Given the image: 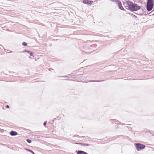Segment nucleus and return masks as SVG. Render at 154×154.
I'll return each instance as SVG.
<instances>
[{"label":"nucleus","instance_id":"f257e3e1","mask_svg":"<svg viewBox=\"0 0 154 154\" xmlns=\"http://www.w3.org/2000/svg\"><path fill=\"white\" fill-rule=\"evenodd\" d=\"M127 5L129 9L132 11H137L141 8L140 7L138 6L137 4L131 2H128Z\"/></svg>","mask_w":154,"mask_h":154},{"label":"nucleus","instance_id":"f03ea898","mask_svg":"<svg viewBox=\"0 0 154 154\" xmlns=\"http://www.w3.org/2000/svg\"><path fill=\"white\" fill-rule=\"evenodd\" d=\"M134 145L137 149L138 151L142 149L145 147L144 145L140 143H136L134 144Z\"/></svg>","mask_w":154,"mask_h":154},{"label":"nucleus","instance_id":"7ed1b4c3","mask_svg":"<svg viewBox=\"0 0 154 154\" xmlns=\"http://www.w3.org/2000/svg\"><path fill=\"white\" fill-rule=\"evenodd\" d=\"M153 6V2H147L146 5L147 10L150 11L152 10Z\"/></svg>","mask_w":154,"mask_h":154},{"label":"nucleus","instance_id":"20e7f679","mask_svg":"<svg viewBox=\"0 0 154 154\" xmlns=\"http://www.w3.org/2000/svg\"><path fill=\"white\" fill-rule=\"evenodd\" d=\"M83 3L87 5H89L91 4L93 2L90 0H84L82 2Z\"/></svg>","mask_w":154,"mask_h":154},{"label":"nucleus","instance_id":"39448f33","mask_svg":"<svg viewBox=\"0 0 154 154\" xmlns=\"http://www.w3.org/2000/svg\"><path fill=\"white\" fill-rule=\"evenodd\" d=\"M117 3L118 4L119 7L120 9L124 10V8L122 6L121 3L120 1H117Z\"/></svg>","mask_w":154,"mask_h":154},{"label":"nucleus","instance_id":"423d86ee","mask_svg":"<svg viewBox=\"0 0 154 154\" xmlns=\"http://www.w3.org/2000/svg\"><path fill=\"white\" fill-rule=\"evenodd\" d=\"M17 134V132L13 131H11L10 132V134L12 136H15Z\"/></svg>","mask_w":154,"mask_h":154},{"label":"nucleus","instance_id":"0eeeda50","mask_svg":"<svg viewBox=\"0 0 154 154\" xmlns=\"http://www.w3.org/2000/svg\"><path fill=\"white\" fill-rule=\"evenodd\" d=\"M77 154H88L86 152L82 151V150H78L77 151Z\"/></svg>","mask_w":154,"mask_h":154},{"label":"nucleus","instance_id":"6e6552de","mask_svg":"<svg viewBox=\"0 0 154 154\" xmlns=\"http://www.w3.org/2000/svg\"><path fill=\"white\" fill-rule=\"evenodd\" d=\"M79 144L82 145L84 146H89V144H87L86 143H79Z\"/></svg>","mask_w":154,"mask_h":154},{"label":"nucleus","instance_id":"1a4fd4ad","mask_svg":"<svg viewBox=\"0 0 154 154\" xmlns=\"http://www.w3.org/2000/svg\"><path fill=\"white\" fill-rule=\"evenodd\" d=\"M26 150H28V151L31 152L32 153H33V154H35V153H34V152L33 151H32V150H30L29 149H26Z\"/></svg>","mask_w":154,"mask_h":154},{"label":"nucleus","instance_id":"9d476101","mask_svg":"<svg viewBox=\"0 0 154 154\" xmlns=\"http://www.w3.org/2000/svg\"><path fill=\"white\" fill-rule=\"evenodd\" d=\"M22 45L23 46H26L27 45V43L25 42H23L22 43Z\"/></svg>","mask_w":154,"mask_h":154},{"label":"nucleus","instance_id":"9b49d317","mask_svg":"<svg viewBox=\"0 0 154 154\" xmlns=\"http://www.w3.org/2000/svg\"><path fill=\"white\" fill-rule=\"evenodd\" d=\"M27 142L29 143H30L31 142V140L29 139H27L26 140Z\"/></svg>","mask_w":154,"mask_h":154},{"label":"nucleus","instance_id":"f8f14e48","mask_svg":"<svg viewBox=\"0 0 154 154\" xmlns=\"http://www.w3.org/2000/svg\"><path fill=\"white\" fill-rule=\"evenodd\" d=\"M147 2H153V0H147Z\"/></svg>","mask_w":154,"mask_h":154},{"label":"nucleus","instance_id":"ddd939ff","mask_svg":"<svg viewBox=\"0 0 154 154\" xmlns=\"http://www.w3.org/2000/svg\"><path fill=\"white\" fill-rule=\"evenodd\" d=\"M26 51L27 53H28V54L31 53V51H27L26 50H25L24 51Z\"/></svg>","mask_w":154,"mask_h":154},{"label":"nucleus","instance_id":"4468645a","mask_svg":"<svg viewBox=\"0 0 154 154\" xmlns=\"http://www.w3.org/2000/svg\"><path fill=\"white\" fill-rule=\"evenodd\" d=\"M110 1H112V2H116L117 3V1H117L116 0H110Z\"/></svg>","mask_w":154,"mask_h":154},{"label":"nucleus","instance_id":"2eb2a0df","mask_svg":"<svg viewBox=\"0 0 154 154\" xmlns=\"http://www.w3.org/2000/svg\"><path fill=\"white\" fill-rule=\"evenodd\" d=\"M31 56H33V54L31 52V53H29V54Z\"/></svg>","mask_w":154,"mask_h":154},{"label":"nucleus","instance_id":"dca6fc26","mask_svg":"<svg viewBox=\"0 0 154 154\" xmlns=\"http://www.w3.org/2000/svg\"><path fill=\"white\" fill-rule=\"evenodd\" d=\"M63 77H65V78H68V79H69V77H68V76H63Z\"/></svg>","mask_w":154,"mask_h":154},{"label":"nucleus","instance_id":"f3484780","mask_svg":"<svg viewBox=\"0 0 154 154\" xmlns=\"http://www.w3.org/2000/svg\"><path fill=\"white\" fill-rule=\"evenodd\" d=\"M92 82H100V81H98V80H97V81H95V80H94V81H92Z\"/></svg>","mask_w":154,"mask_h":154},{"label":"nucleus","instance_id":"a211bd4d","mask_svg":"<svg viewBox=\"0 0 154 154\" xmlns=\"http://www.w3.org/2000/svg\"><path fill=\"white\" fill-rule=\"evenodd\" d=\"M46 122H44V123H43L44 125L45 126L46 125Z\"/></svg>","mask_w":154,"mask_h":154},{"label":"nucleus","instance_id":"6ab92c4d","mask_svg":"<svg viewBox=\"0 0 154 154\" xmlns=\"http://www.w3.org/2000/svg\"><path fill=\"white\" fill-rule=\"evenodd\" d=\"M6 107L7 108H9V106L8 105H6Z\"/></svg>","mask_w":154,"mask_h":154},{"label":"nucleus","instance_id":"aec40b11","mask_svg":"<svg viewBox=\"0 0 154 154\" xmlns=\"http://www.w3.org/2000/svg\"><path fill=\"white\" fill-rule=\"evenodd\" d=\"M9 51V52H12L11 51H9V50H7V51Z\"/></svg>","mask_w":154,"mask_h":154},{"label":"nucleus","instance_id":"412c9836","mask_svg":"<svg viewBox=\"0 0 154 154\" xmlns=\"http://www.w3.org/2000/svg\"><path fill=\"white\" fill-rule=\"evenodd\" d=\"M1 47H2V48L3 47L2 46V45H0V48H1Z\"/></svg>","mask_w":154,"mask_h":154},{"label":"nucleus","instance_id":"4be33fe9","mask_svg":"<svg viewBox=\"0 0 154 154\" xmlns=\"http://www.w3.org/2000/svg\"><path fill=\"white\" fill-rule=\"evenodd\" d=\"M152 53H153V54H154V51H153Z\"/></svg>","mask_w":154,"mask_h":154}]
</instances>
